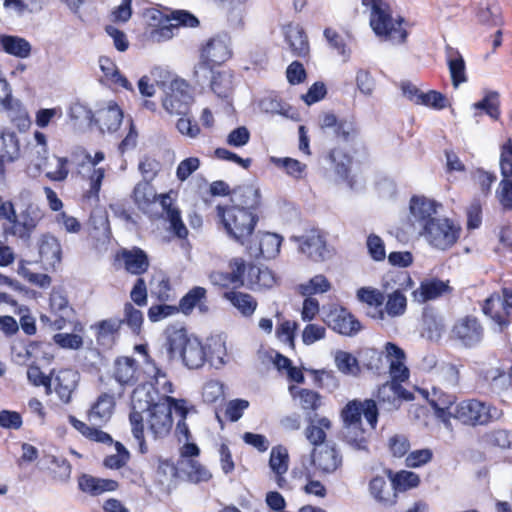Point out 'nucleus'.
Segmentation results:
<instances>
[{
  "label": "nucleus",
  "mask_w": 512,
  "mask_h": 512,
  "mask_svg": "<svg viewBox=\"0 0 512 512\" xmlns=\"http://www.w3.org/2000/svg\"><path fill=\"white\" fill-rule=\"evenodd\" d=\"M193 102V97L186 81L174 79L170 82L165 97L162 100L163 108L171 115H186Z\"/></svg>",
  "instance_id": "obj_7"
},
{
  "label": "nucleus",
  "mask_w": 512,
  "mask_h": 512,
  "mask_svg": "<svg viewBox=\"0 0 512 512\" xmlns=\"http://www.w3.org/2000/svg\"><path fill=\"white\" fill-rule=\"evenodd\" d=\"M393 488L392 484H388L383 476H376L369 483L370 494L378 502H391L392 497H395V494L392 493Z\"/></svg>",
  "instance_id": "obj_51"
},
{
  "label": "nucleus",
  "mask_w": 512,
  "mask_h": 512,
  "mask_svg": "<svg viewBox=\"0 0 512 512\" xmlns=\"http://www.w3.org/2000/svg\"><path fill=\"white\" fill-rule=\"evenodd\" d=\"M118 260L123 262L127 272L134 275H141L149 267V259L145 251L138 247L122 249L118 254Z\"/></svg>",
  "instance_id": "obj_25"
},
{
  "label": "nucleus",
  "mask_w": 512,
  "mask_h": 512,
  "mask_svg": "<svg viewBox=\"0 0 512 512\" xmlns=\"http://www.w3.org/2000/svg\"><path fill=\"white\" fill-rule=\"evenodd\" d=\"M46 460L49 463L48 469L55 481L65 483L69 480L71 465L65 458L48 455Z\"/></svg>",
  "instance_id": "obj_50"
},
{
  "label": "nucleus",
  "mask_w": 512,
  "mask_h": 512,
  "mask_svg": "<svg viewBox=\"0 0 512 512\" xmlns=\"http://www.w3.org/2000/svg\"><path fill=\"white\" fill-rule=\"evenodd\" d=\"M216 212L219 222L223 225L226 233L241 244H244L252 235L258 221L254 212L238 206L218 205Z\"/></svg>",
  "instance_id": "obj_2"
},
{
  "label": "nucleus",
  "mask_w": 512,
  "mask_h": 512,
  "mask_svg": "<svg viewBox=\"0 0 512 512\" xmlns=\"http://www.w3.org/2000/svg\"><path fill=\"white\" fill-rule=\"evenodd\" d=\"M291 240L297 242L300 251L315 262L323 261L330 255L325 238L319 230L312 229L301 236H292Z\"/></svg>",
  "instance_id": "obj_15"
},
{
  "label": "nucleus",
  "mask_w": 512,
  "mask_h": 512,
  "mask_svg": "<svg viewBox=\"0 0 512 512\" xmlns=\"http://www.w3.org/2000/svg\"><path fill=\"white\" fill-rule=\"evenodd\" d=\"M334 361L337 369L345 375L356 376L360 372L358 360L349 352L337 350Z\"/></svg>",
  "instance_id": "obj_53"
},
{
  "label": "nucleus",
  "mask_w": 512,
  "mask_h": 512,
  "mask_svg": "<svg viewBox=\"0 0 512 512\" xmlns=\"http://www.w3.org/2000/svg\"><path fill=\"white\" fill-rule=\"evenodd\" d=\"M49 307V314H41L40 322L55 330L63 329L70 321L74 311L62 290L55 288L52 290Z\"/></svg>",
  "instance_id": "obj_8"
},
{
  "label": "nucleus",
  "mask_w": 512,
  "mask_h": 512,
  "mask_svg": "<svg viewBox=\"0 0 512 512\" xmlns=\"http://www.w3.org/2000/svg\"><path fill=\"white\" fill-rule=\"evenodd\" d=\"M271 162L275 164L277 167L283 168L288 175L294 178H301L306 170L305 164L289 157H271Z\"/></svg>",
  "instance_id": "obj_61"
},
{
  "label": "nucleus",
  "mask_w": 512,
  "mask_h": 512,
  "mask_svg": "<svg viewBox=\"0 0 512 512\" xmlns=\"http://www.w3.org/2000/svg\"><path fill=\"white\" fill-rule=\"evenodd\" d=\"M113 376L121 385H134L138 380L136 361L130 357H119L114 362Z\"/></svg>",
  "instance_id": "obj_33"
},
{
  "label": "nucleus",
  "mask_w": 512,
  "mask_h": 512,
  "mask_svg": "<svg viewBox=\"0 0 512 512\" xmlns=\"http://www.w3.org/2000/svg\"><path fill=\"white\" fill-rule=\"evenodd\" d=\"M99 66L103 73L101 81L109 85L122 87L126 90H133L132 84L121 74L116 64L107 57L99 58Z\"/></svg>",
  "instance_id": "obj_35"
},
{
  "label": "nucleus",
  "mask_w": 512,
  "mask_h": 512,
  "mask_svg": "<svg viewBox=\"0 0 512 512\" xmlns=\"http://www.w3.org/2000/svg\"><path fill=\"white\" fill-rule=\"evenodd\" d=\"M312 463L324 474L334 473L342 465V455L335 445H321L312 451Z\"/></svg>",
  "instance_id": "obj_20"
},
{
  "label": "nucleus",
  "mask_w": 512,
  "mask_h": 512,
  "mask_svg": "<svg viewBox=\"0 0 512 512\" xmlns=\"http://www.w3.org/2000/svg\"><path fill=\"white\" fill-rule=\"evenodd\" d=\"M0 43L2 49L15 57L18 58H26L29 56L31 51V46L23 38L11 36V35H2L0 37Z\"/></svg>",
  "instance_id": "obj_46"
},
{
  "label": "nucleus",
  "mask_w": 512,
  "mask_h": 512,
  "mask_svg": "<svg viewBox=\"0 0 512 512\" xmlns=\"http://www.w3.org/2000/svg\"><path fill=\"white\" fill-rule=\"evenodd\" d=\"M69 160L66 157L52 156L45 163V176L51 181L62 182L69 174Z\"/></svg>",
  "instance_id": "obj_47"
},
{
  "label": "nucleus",
  "mask_w": 512,
  "mask_h": 512,
  "mask_svg": "<svg viewBox=\"0 0 512 512\" xmlns=\"http://www.w3.org/2000/svg\"><path fill=\"white\" fill-rule=\"evenodd\" d=\"M325 322L333 331L353 337L362 330V325L347 309L334 307L325 316Z\"/></svg>",
  "instance_id": "obj_16"
},
{
  "label": "nucleus",
  "mask_w": 512,
  "mask_h": 512,
  "mask_svg": "<svg viewBox=\"0 0 512 512\" xmlns=\"http://www.w3.org/2000/svg\"><path fill=\"white\" fill-rule=\"evenodd\" d=\"M229 272L215 271L209 276L210 281L221 287H241L245 285L244 274L246 265L243 259L234 258L229 263Z\"/></svg>",
  "instance_id": "obj_21"
},
{
  "label": "nucleus",
  "mask_w": 512,
  "mask_h": 512,
  "mask_svg": "<svg viewBox=\"0 0 512 512\" xmlns=\"http://www.w3.org/2000/svg\"><path fill=\"white\" fill-rule=\"evenodd\" d=\"M450 338L465 347H474L482 341L483 327L476 317L465 316L455 321Z\"/></svg>",
  "instance_id": "obj_14"
},
{
  "label": "nucleus",
  "mask_w": 512,
  "mask_h": 512,
  "mask_svg": "<svg viewBox=\"0 0 512 512\" xmlns=\"http://www.w3.org/2000/svg\"><path fill=\"white\" fill-rule=\"evenodd\" d=\"M167 344L171 356L179 354L184 365L189 369H198L206 361L207 354L204 346L196 337H188L185 329L168 332Z\"/></svg>",
  "instance_id": "obj_3"
},
{
  "label": "nucleus",
  "mask_w": 512,
  "mask_h": 512,
  "mask_svg": "<svg viewBox=\"0 0 512 512\" xmlns=\"http://www.w3.org/2000/svg\"><path fill=\"white\" fill-rule=\"evenodd\" d=\"M276 283L273 272L267 267L249 265L247 268L245 284L252 290L269 289Z\"/></svg>",
  "instance_id": "obj_28"
},
{
  "label": "nucleus",
  "mask_w": 512,
  "mask_h": 512,
  "mask_svg": "<svg viewBox=\"0 0 512 512\" xmlns=\"http://www.w3.org/2000/svg\"><path fill=\"white\" fill-rule=\"evenodd\" d=\"M437 381L440 387L454 390L459 386L460 371L454 364H444L437 371Z\"/></svg>",
  "instance_id": "obj_52"
},
{
  "label": "nucleus",
  "mask_w": 512,
  "mask_h": 512,
  "mask_svg": "<svg viewBox=\"0 0 512 512\" xmlns=\"http://www.w3.org/2000/svg\"><path fill=\"white\" fill-rule=\"evenodd\" d=\"M391 482L395 489L405 491L417 487L420 483V478L414 472L402 470L391 477Z\"/></svg>",
  "instance_id": "obj_60"
},
{
  "label": "nucleus",
  "mask_w": 512,
  "mask_h": 512,
  "mask_svg": "<svg viewBox=\"0 0 512 512\" xmlns=\"http://www.w3.org/2000/svg\"><path fill=\"white\" fill-rule=\"evenodd\" d=\"M286 41L294 56L305 57L309 54L310 46L306 34H287Z\"/></svg>",
  "instance_id": "obj_62"
},
{
  "label": "nucleus",
  "mask_w": 512,
  "mask_h": 512,
  "mask_svg": "<svg viewBox=\"0 0 512 512\" xmlns=\"http://www.w3.org/2000/svg\"><path fill=\"white\" fill-rule=\"evenodd\" d=\"M377 397L380 402L388 404V409H397L402 399L410 398V393H407L399 383L387 382L379 388Z\"/></svg>",
  "instance_id": "obj_36"
},
{
  "label": "nucleus",
  "mask_w": 512,
  "mask_h": 512,
  "mask_svg": "<svg viewBox=\"0 0 512 512\" xmlns=\"http://www.w3.org/2000/svg\"><path fill=\"white\" fill-rule=\"evenodd\" d=\"M121 325V319L117 318L106 319L99 322L96 325L98 343L106 347L112 346L118 335Z\"/></svg>",
  "instance_id": "obj_43"
},
{
  "label": "nucleus",
  "mask_w": 512,
  "mask_h": 512,
  "mask_svg": "<svg viewBox=\"0 0 512 512\" xmlns=\"http://www.w3.org/2000/svg\"><path fill=\"white\" fill-rule=\"evenodd\" d=\"M232 202L233 206L253 212L260 205V191L253 185L240 186L233 191Z\"/></svg>",
  "instance_id": "obj_32"
},
{
  "label": "nucleus",
  "mask_w": 512,
  "mask_h": 512,
  "mask_svg": "<svg viewBox=\"0 0 512 512\" xmlns=\"http://www.w3.org/2000/svg\"><path fill=\"white\" fill-rule=\"evenodd\" d=\"M211 89L218 97L228 98L233 91V74L227 70L213 72Z\"/></svg>",
  "instance_id": "obj_48"
},
{
  "label": "nucleus",
  "mask_w": 512,
  "mask_h": 512,
  "mask_svg": "<svg viewBox=\"0 0 512 512\" xmlns=\"http://www.w3.org/2000/svg\"><path fill=\"white\" fill-rule=\"evenodd\" d=\"M443 387L433 386L431 391H426V398L435 410V415L446 427L450 426V419L453 417V407L456 397L443 391Z\"/></svg>",
  "instance_id": "obj_19"
},
{
  "label": "nucleus",
  "mask_w": 512,
  "mask_h": 512,
  "mask_svg": "<svg viewBox=\"0 0 512 512\" xmlns=\"http://www.w3.org/2000/svg\"><path fill=\"white\" fill-rule=\"evenodd\" d=\"M206 298V289L200 286L192 288L179 303V310L184 314H189L194 307H198L201 312H207L208 307L203 303Z\"/></svg>",
  "instance_id": "obj_44"
},
{
  "label": "nucleus",
  "mask_w": 512,
  "mask_h": 512,
  "mask_svg": "<svg viewBox=\"0 0 512 512\" xmlns=\"http://www.w3.org/2000/svg\"><path fill=\"white\" fill-rule=\"evenodd\" d=\"M362 3L371 8L370 26L373 32H407L411 28L403 18H392L390 8L383 0H362Z\"/></svg>",
  "instance_id": "obj_6"
},
{
  "label": "nucleus",
  "mask_w": 512,
  "mask_h": 512,
  "mask_svg": "<svg viewBox=\"0 0 512 512\" xmlns=\"http://www.w3.org/2000/svg\"><path fill=\"white\" fill-rule=\"evenodd\" d=\"M41 218L42 213L38 205L29 204L25 208H20L13 225L5 226L4 233L28 241Z\"/></svg>",
  "instance_id": "obj_12"
},
{
  "label": "nucleus",
  "mask_w": 512,
  "mask_h": 512,
  "mask_svg": "<svg viewBox=\"0 0 512 512\" xmlns=\"http://www.w3.org/2000/svg\"><path fill=\"white\" fill-rule=\"evenodd\" d=\"M407 308V299L402 293H388L387 301L385 304V311L378 310L377 317L380 319H384L385 313H387L390 317H399L403 315Z\"/></svg>",
  "instance_id": "obj_49"
},
{
  "label": "nucleus",
  "mask_w": 512,
  "mask_h": 512,
  "mask_svg": "<svg viewBox=\"0 0 512 512\" xmlns=\"http://www.w3.org/2000/svg\"><path fill=\"white\" fill-rule=\"evenodd\" d=\"M232 56L231 38L229 34H215L201 50V58L212 64H222Z\"/></svg>",
  "instance_id": "obj_17"
},
{
  "label": "nucleus",
  "mask_w": 512,
  "mask_h": 512,
  "mask_svg": "<svg viewBox=\"0 0 512 512\" xmlns=\"http://www.w3.org/2000/svg\"><path fill=\"white\" fill-rule=\"evenodd\" d=\"M123 119L121 109L114 103H109L106 108L97 111L94 122L102 132H115Z\"/></svg>",
  "instance_id": "obj_31"
},
{
  "label": "nucleus",
  "mask_w": 512,
  "mask_h": 512,
  "mask_svg": "<svg viewBox=\"0 0 512 512\" xmlns=\"http://www.w3.org/2000/svg\"><path fill=\"white\" fill-rule=\"evenodd\" d=\"M115 405V397L112 394H100L87 413L89 422L99 427L106 424L114 413Z\"/></svg>",
  "instance_id": "obj_23"
},
{
  "label": "nucleus",
  "mask_w": 512,
  "mask_h": 512,
  "mask_svg": "<svg viewBox=\"0 0 512 512\" xmlns=\"http://www.w3.org/2000/svg\"><path fill=\"white\" fill-rule=\"evenodd\" d=\"M69 117L79 126H90L95 120L91 109L81 102H75L70 106Z\"/></svg>",
  "instance_id": "obj_57"
},
{
  "label": "nucleus",
  "mask_w": 512,
  "mask_h": 512,
  "mask_svg": "<svg viewBox=\"0 0 512 512\" xmlns=\"http://www.w3.org/2000/svg\"><path fill=\"white\" fill-rule=\"evenodd\" d=\"M386 358L389 361V371L392 380L390 382L401 383L408 379L409 370L405 365L404 351L395 345L388 342L385 345Z\"/></svg>",
  "instance_id": "obj_24"
},
{
  "label": "nucleus",
  "mask_w": 512,
  "mask_h": 512,
  "mask_svg": "<svg viewBox=\"0 0 512 512\" xmlns=\"http://www.w3.org/2000/svg\"><path fill=\"white\" fill-rule=\"evenodd\" d=\"M420 235L432 248L445 251L456 244L461 235V227L448 218L438 217L428 223Z\"/></svg>",
  "instance_id": "obj_5"
},
{
  "label": "nucleus",
  "mask_w": 512,
  "mask_h": 512,
  "mask_svg": "<svg viewBox=\"0 0 512 512\" xmlns=\"http://www.w3.org/2000/svg\"><path fill=\"white\" fill-rule=\"evenodd\" d=\"M326 41L331 49L342 57L346 62L350 58L351 37L349 34H324Z\"/></svg>",
  "instance_id": "obj_54"
},
{
  "label": "nucleus",
  "mask_w": 512,
  "mask_h": 512,
  "mask_svg": "<svg viewBox=\"0 0 512 512\" xmlns=\"http://www.w3.org/2000/svg\"><path fill=\"white\" fill-rule=\"evenodd\" d=\"M512 310V291L502 289V294L493 293L483 303L482 311L489 316L502 331L508 325L507 315Z\"/></svg>",
  "instance_id": "obj_11"
},
{
  "label": "nucleus",
  "mask_w": 512,
  "mask_h": 512,
  "mask_svg": "<svg viewBox=\"0 0 512 512\" xmlns=\"http://www.w3.org/2000/svg\"><path fill=\"white\" fill-rule=\"evenodd\" d=\"M133 198L137 207L146 212L156 202L158 195L151 182L140 181L133 190Z\"/></svg>",
  "instance_id": "obj_40"
},
{
  "label": "nucleus",
  "mask_w": 512,
  "mask_h": 512,
  "mask_svg": "<svg viewBox=\"0 0 512 512\" xmlns=\"http://www.w3.org/2000/svg\"><path fill=\"white\" fill-rule=\"evenodd\" d=\"M172 408L174 404L167 400V403H155L147 409V428L154 438L167 436L172 428Z\"/></svg>",
  "instance_id": "obj_13"
},
{
  "label": "nucleus",
  "mask_w": 512,
  "mask_h": 512,
  "mask_svg": "<svg viewBox=\"0 0 512 512\" xmlns=\"http://www.w3.org/2000/svg\"><path fill=\"white\" fill-rule=\"evenodd\" d=\"M79 374L73 369H62L51 376V387L63 403L71 401L72 394L77 387Z\"/></svg>",
  "instance_id": "obj_22"
},
{
  "label": "nucleus",
  "mask_w": 512,
  "mask_h": 512,
  "mask_svg": "<svg viewBox=\"0 0 512 512\" xmlns=\"http://www.w3.org/2000/svg\"><path fill=\"white\" fill-rule=\"evenodd\" d=\"M289 455L283 446H275L271 449L269 467L274 474H285L288 470Z\"/></svg>",
  "instance_id": "obj_56"
},
{
  "label": "nucleus",
  "mask_w": 512,
  "mask_h": 512,
  "mask_svg": "<svg viewBox=\"0 0 512 512\" xmlns=\"http://www.w3.org/2000/svg\"><path fill=\"white\" fill-rule=\"evenodd\" d=\"M224 297L245 317L251 316L257 308V301L250 294L228 291Z\"/></svg>",
  "instance_id": "obj_45"
},
{
  "label": "nucleus",
  "mask_w": 512,
  "mask_h": 512,
  "mask_svg": "<svg viewBox=\"0 0 512 512\" xmlns=\"http://www.w3.org/2000/svg\"><path fill=\"white\" fill-rule=\"evenodd\" d=\"M160 205L166 213V218L170 223L173 233L181 239H185L188 235V229L181 219L180 210L173 205V199L169 193L158 195Z\"/></svg>",
  "instance_id": "obj_27"
},
{
  "label": "nucleus",
  "mask_w": 512,
  "mask_h": 512,
  "mask_svg": "<svg viewBox=\"0 0 512 512\" xmlns=\"http://www.w3.org/2000/svg\"><path fill=\"white\" fill-rule=\"evenodd\" d=\"M500 169L502 180L512 181V144L510 140L502 147Z\"/></svg>",
  "instance_id": "obj_64"
},
{
  "label": "nucleus",
  "mask_w": 512,
  "mask_h": 512,
  "mask_svg": "<svg viewBox=\"0 0 512 512\" xmlns=\"http://www.w3.org/2000/svg\"><path fill=\"white\" fill-rule=\"evenodd\" d=\"M79 489L91 496H98L104 492L115 491L118 483L112 479H103L89 474H83L78 479Z\"/></svg>",
  "instance_id": "obj_29"
},
{
  "label": "nucleus",
  "mask_w": 512,
  "mask_h": 512,
  "mask_svg": "<svg viewBox=\"0 0 512 512\" xmlns=\"http://www.w3.org/2000/svg\"><path fill=\"white\" fill-rule=\"evenodd\" d=\"M473 108L483 110L492 119L498 120L500 117L499 94L495 91L488 92L481 101L473 104Z\"/></svg>",
  "instance_id": "obj_59"
},
{
  "label": "nucleus",
  "mask_w": 512,
  "mask_h": 512,
  "mask_svg": "<svg viewBox=\"0 0 512 512\" xmlns=\"http://www.w3.org/2000/svg\"><path fill=\"white\" fill-rule=\"evenodd\" d=\"M146 17L159 25L161 29L188 28L195 29L200 25L199 19L187 10H166L150 9Z\"/></svg>",
  "instance_id": "obj_9"
},
{
  "label": "nucleus",
  "mask_w": 512,
  "mask_h": 512,
  "mask_svg": "<svg viewBox=\"0 0 512 512\" xmlns=\"http://www.w3.org/2000/svg\"><path fill=\"white\" fill-rule=\"evenodd\" d=\"M501 416L500 409L477 399L463 400L453 408V418L466 425H485Z\"/></svg>",
  "instance_id": "obj_4"
},
{
  "label": "nucleus",
  "mask_w": 512,
  "mask_h": 512,
  "mask_svg": "<svg viewBox=\"0 0 512 512\" xmlns=\"http://www.w3.org/2000/svg\"><path fill=\"white\" fill-rule=\"evenodd\" d=\"M330 289V281L322 274L315 275L309 281L299 286V291L304 296L326 293Z\"/></svg>",
  "instance_id": "obj_55"
},
{
  "label": "nucleus",
  "mask_w": 512,
  "mask_h": 512,
  "mask_svg": "<svg viewBox=\"0 0 512 512\" xmlns=\"http://www.w3.org/2000/svg\"><path fill=\"white\" fill-rule=\"evenodd\" d=\"M449 281L427 279L421 282L420 287L413 291V298L419 303L435 300L451 292Z\"/></svg>",
  "instance_id": "obj_26"
},
{
  "label": "nucleus",
  "mask_w": 512,
  "mask_h": 512,
  "mask_svg": "<svg viewBox=\"0 0 512 512\" xmlns=\"http://www.w3.org/2000/svg\"><path fill=\"white\" fill-rule=\"evenodd\" d=\"M322 129H331L337 138L343 141H349L356 134V128L353 122L347 120H338L333 113H325L320 118Z\"/></svg>",
  "instance_id": "obj_30"
},
{
  "label": "nucleus",
  "mask_w": 512,
  "mask_h": 512,
  "mask_svg": "<svg viewBox=\"0 0 512 512\" xmlns=\"http://www.w3.org/2000/svg\"><path fill=\"white\" fill-rule=\"evenodd\" d=\"M79 158L81 163L79 164L82 171H87L89 180V189L85 192L84 197L97 203L99 201V191L101 188L102 180L105 176V170L103 168H96V165L104 160L103 152H96L94 156H91L85 150L79 151Z\"/></svg>",
  "instance_id": "obj_10"
},
{
  "label": "nucleus",
  "mask_w": 512,
  "mask_h": 512,
  "mask_svg": "<svg viewBox=\"0 0 512 512\" xmlns=\"http://www.w3.org/2000/svg\"><path fill=\"white\" fill-rule=\"evenodd\" d=\"M281 238L274 233H262L259 238L258 247L251 249V254L254 256H261L265 259H271L278 255L280 252Z\"/></svg>",
  "instance_id": "obj_38"
},
{
  "label": "nucleus",
  "mask_w": 512,
  "mask_h": 512,
  "mask_svg": "<svg viewBox=\"0 0 512 512\" xmlns=\"http://www.w3.org/2000/svg\"><path fill=\"white\" fill-rule=\"evenodd\" d=\"M413 280L410 275L406 271H398L393 273H388L383 278V289L385 293H402L413 287Z\"/></svg>",
  "instance_id": "obj_39"
},
{
  "label": "nucleus",
  "mask_w": 512,
  "mask_h": 512,
  "mask_svg": "<svg viewBox=\"0 0 512 512\" xmlns=\"http://www.w3.org/2000/svg\"><path fill=\"white\" fill-rule=\"evenodd\" d=\"M61 245L52 235H43L39 244V254L43 261L55 265L61 261Z\"/></svg>",
  "instance_id": "obj_42"
},
{
  "label": "nucleus",
  "mask_w": 512,
  "mask_h": 512,
  "mask_svg": "<svg viewBox=\"0 0 512 512\" xmlns=\"http://www.w3.org/2000/svg\"><path fill=\"white\" fill-rule=\"evenodd\" d=\"M331 426V421L327 417L315 415L309 419V424L305 429V436L312 445L319 447L323 445L326 439V431Z\"/></svg>",
  "instance_id": "obj_37"
},
{
  "label": "nucleus",
  "mask_w": 512,
  "mask_h": 512,
  "mask_svg": "<svg viewBox=\"0 0 512 512\" xmlns=\"http://www.w3.org/2000/svg\"><path fill=\"white\" fill-rule=\"evenodd\" d=\"M417 105H422L434 110H442L447 106V98L444 94L436 90H429L428 92L422 91Z\"/></svg>",
  "instance_id": "obj_63"
},
{
  "label": "nucleus",
  "mask_w": 512,
  "mask_h": 512,
  "mask_svg": "<svg viewBox=\"0 0 512 512\" xmlns=\"http://www.w3.org/2000/svg\"><path fill=\"white\" fill-rule=\"evenodd\" d=\"M411 222L418 227L419 234L426 229V225L438 217L437 204L435 201L425 197L415 196L410 201Z\"/></svg>",
  "instance_id": "obj_18"
},
{
  "label": "nucleus",
  "mask_w": 512,
  "mask_h": 512,
  "mask_svg": "<svg viewBox=\"0 0 512 512\" xmlns=\"http://www.w3.org/2000/svg\"><path fill=\"white\" fill-rule=\"evenodd\" d=\"M364 416L371 429H375L378 421V409L374 400L365 399L349 401L341 411L344 423V439L355 450H367L368 434L362 427L361 417Z\"/></svg>",
  "instance_id": "obj_1"
},
{
  "label": "nucleus",
  "mask_w": 512,
  "mask_h": 512,
  "mask_svg": "<svg viewBox=\"0 0 512 512\" xmlns=\"http://www.w3.org/2000/svg\"><path fill=\"white\" fill-rule=\"evenodd\" d=\"M445 53L452 84L454 88H458L460 84L467 81L464 59L458 49L449 44L446 45Z\"/></svg>",
  "instance_id": "obj_34"
},
{
  "label": "nucleus",
  "mask_w": 512,
  "mask_h": 512,
  "mask_svg": "<svg viewBox=\"0 0 512 512\" xmlns=\"http://www.w3.org/2000/svg\"><path fill=\"white\" fill-rule=\"evenodd\" d=\"M178 466L192 483L207 482L212 478L211 472L196 459L178 461Z\"/></svg>",
  "instance_id": "obj_41"
},
{
  "label": "nucleus",
  "mask_w": 512,
  "mask_h": 512,
  "mask_svg": "<svg viewBox=\"0 0 512 512\" xmlns=\"http://www.w3.org/2000/svg\"><path fill=\"white\" fill-rule=\"evenodd\" d=\"M0 140L2 157L10 161L16 159L19 155V143L16 134L12 131H2Z\"/></svg>",
  "instance_id": "obj_58"
}]
</instances>
